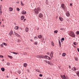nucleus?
<instances>
[{
  "label": "nucleus",
  "mask_w": 79,
  "mask_h": 79,
  "mask_svg": "<svg viewBox=\"0 0 79 79\" xmlns=\"http://www.w3.org/2000/svg\"><path fill=\"white\" fill-rule=\"evenodd\" d=\"M2 27H5V26L4 25H3L2 26Z\"/></svg>",
  "instance_id": "8fccbe9b"
},
{
  "label": "nucleus",
  "mask_w": 79,
  "mask_h": 79,
  "mask_svg": "<svg viewBox=\"0 0 79 79\" xmlns=\"http://www.w3.org/2000/svg\"><path fill=\"white\" fill-rule=\"evenodd\" d=\"M9 34L10 36H11V35L13 34V31H10L9 33Z\"/></svg>",
  "instance_id": "1a4fd4ad"
},
{
  "label": "nucleus",
  "mask_w": 79,
  "mask_h": 79,
  "mask_svg": "<svg viewBox=\"0 0 79 79\" xmlns=\"http://www.w3.org/2000/svg\"><path fill=\"white\" fill-rule=\"evenodd\" d=\"M2 44H3V45H5V46H6V45H7L5 43H3Z\"/></svg>",
  "instance_id": "c9c22d12"
},
{
  "label": "nucleus",
  "mask_w": 79,
  "mask_h": 79,
  "mask_svg": "<svg viewBox=\"0 0 79 79\" xmlns=\"http://www.w3.org/2000/svg\"><path fill=\"white\" fill-rule=\"evenodd\" d=\"M62 56H66V53H64L62 54Z\"/></svg>",
  "instance_id": "393cba45"
},
{
  "label": "nucleus",
  "mask_w": 79,
  "mask_h": 79,
  "mask_svg": "<svg viewBox=\"0 0 79 79\" xmlns=\"http://www.w3.org/2000/svg\"><path fill=\"white\" fill-rule=\"evenodd\" d=\"M74 76H76V75H74Z\"/></svg>",
  "instance_id": "680f3d73"
},
{
  "label": "nucleus",
  "mask_w": 79,
  "mask_h": 79,
  "mask_svg": "<svg viewBox=\"0 0 79 79\" xmlns=\"http://www.w3.org/2000/svg\"><path fill=\"white\" fill-rule=\"evenodd\" d=\"M59 19L61 21H63V19L61 17H59Z\"/></svg>",
  "instance_id": "6ab92c4d"
},
{
  "label": "nucleus",
  "mask_w": 79,
  "mask_h": 79,
  "mask_svg": "<svg viewBox=\"0 0 79 79\" xmlns=\"http://www.w3.org/2000/svg\"><path fill=\"white\" fill-rule=\"evenodd\" d=\"M29 29L28 28L26 27L25 29V31L27 32L28 31H29Z\"/></svg>",
  "instance_id": "2eb2a0df"
},
{
  "label": "nucleus",
  "mask_w": 79,
  "mask_h": 79,
  "mask_svg": "<svg viewBox=\"0 0 79 79\" xmlns=\"http://www.w3.org/2000/svg\"><path fill=\"white\" fill-rule=\"evenodd\" d=\"M69 35L70 36H71V37H75V34H74V33L72 31H70L69 32Z\"/></svg>",
  "instance_id": "f03ea898"
},
{
  "label": "nucleus",
  "mask_w": 79,
  "mask_h": 79,
  "mask_svg": "<svg viewBox=\"0 0 79 79\" xmlns=\"http://www.w3.org/2000/svg\"><path fill=\"white\" fill-rule=\"evenodd\" d=\"M21 42V41L19 39L18 40V42L19 43V42Z\"/></svg>",
  "instance_id": "e433bc0d"
},
{
  "label": "nucleus",
  "mask_w": 79,
  "mask_h": 79,
  "mask_svg": "<svg viewBox=\"0 0 79 79\" xmlns=\"http://www.w3.org/2000/svg\"><path fill=\"white\" fill-rule=\"evenodd\" d=\"M21 6H24V4L22 2H21Z\"/></svg>",
  "instance_id": "bb28decb"
},
{
  "label": "nucleus",
  "mask_w": 79,
  "mask_h": 79,
  "mask_svg": "<svg viewBox=\"0 0 79 79\" xmlns=\"http://www.w3.org/2000/svg\"><path fill=\"white\" fill-rule=\"evenodd\" d=\"M18 28H19L18 27L16 26L15 27V30H18Z\"/></svg>",
  "instance_id": "5701e85b"
},
{
  "label": "nucleus",
  "mask_w": 79,
  "mask_h": 79,
  "mask_svg": "<svg viewBox=\"0 0 79 79\" xmlns=\"http://www.w3.org/2000/svg\"><path fill=\"white\" fill-rule=\"evenodd\" d=\"M72 70L73 71H76V70H77V69L76 67H73L72 69Z\"/></svg>",
  "instance_id": "9d476101"
},
{
  "label": "nucleus",
  "mask_w": 79,
  "mask_h": 79,
  "mask_svg": "<svg viewBox=\"0 0 79 79\" xmlns=\"http://www.w3.org/2000/svg\"><path fill=\"white\" fill-rule=\"evenodd\" d=\"M16 3H19V1L17 2Z\"/></svg>",
  "instance_id": "09e8293b"
},
{
  "label": "nucleus",
  "mask_w": 79,
  "mask_h": 79,
  "mask_svg": "<svg viewBox=\"0 0 79 79\" xmlns=\"http://www.w3.org/2000/svg\"><path fill=\"white\" fill-rule=\"evenodd\" d=\"M70 6H72V4L70 3Z\"/></svg>",
  "instance_id": "5fc2aeb1"
},
{
  "label": "nucleus",
  "mask_w": 79,
  "mask_h": 79,
  "mask_svg": "<svg viewBox=\"0 0 79 79\" xmlns=\"http://www.w3.org/2000/svg\"><path fill=\"white\" fill-rule=\"evenodd\" d=\"M66 15L67 16H68V17H69V16H70V14H69V12L66 13Z\"/></svg>",
  "instance_id": "f8f14e48"
},
{
  "label": "nucleus",
  "mask_w": 79,
  "mask_h": 79,
  "mask_svg": "<svg viewBox=\"0 0 79 79\" xmlns=\"http://www.w3.org/2000/svg\"><path fill=\"white\" fill-rule=\"evenodd\" d=\"M42 76H43V75H42V74H40V77H42Z\"/></svg>",
  "instance_id": "37998d69"
},
{
  "label": "nucleus",
  "mask_w": 79,
  "mask_h": 79,
  "mask_svg": "<svg viewBox=\"0 0 79 79\" xmlns=\"http://www.w3.org/2000/svg\"><path fill=\"white\" fill-rule=\"evenodd\" d=\"M1 2H2L3 1V0H1Z\"/></svg>",
  "instance_id": "bf43d9fd"
},
{
  "label": "nucleus",
  "mask_w": 79,
  "mask_h": 79,
  "mask_svg": "<svg viewBox=\"0 0 79 79\" xmlns=\"http://www.w3.org/2000/svg\"><path fill=\"white\" fill-rule=\"evenodd\" d=\"M41 58H43V59H44V58L45 59H47L48 58V56H44L43 55H41Z\"/></svg>",
  "instance_id": "20e7f679"
},
{
  "label": "nucleus",
  "mask_w": 79,
  "mask_h": 79,
  "mask_svg": "<svg viewBox=\"0 0 79 79\" xmlns=\"http://www.w3.org/2000/svg\"><path fill=\"white\" fill-rule=\"evenodd\" d=\"M73 44L74 45H76V42H74L73 43Z\"/></svg>",
  "instance_id": "c03bdc74"
},
{
  "label": "nucleus",
  "mask_w": 79,
  "mask_h": 79,
  "mask_svg": "<svg viewBox=\"0 0 79 79\" xmlns=\"http://www.w3.org/2000/svg\"><path fill=\"white\" fill-rule=\"evenodd\" d=\"M30 41H31V42H33V40H31Z\"/></svg>",
  "instance_id": "864d4df0"
},
{
  "label": "nucleus",
  "mask_w": 79,
  "mask_h": 79,
  "mask_svg": "<svg viewBox=\"0 0 79 79\" xmlns=\"http://www.w3.org/2000/svg\"><path fill=\"white\" fill-rule=\"evenodd\" d=\"M59 45L60 46V47H61V42H60V40H59Z\"/></svg>",
  "instance_id": "412c9836"
},
{
  "label": "nucleus",
  "mask_w": 79,
  "mask_h": 79,
  "mask_svg": "<svg viewBox=\"0 0 79 79\" xmlns=\"http://www.w3.org/2000/svg\"><path fill=\"white\" fill-rule=\"evenodd\" d=\"M40 8L39 7H38L36 9H35V10H34V11L35 14H39V11H40Z\"/></svg>",
  "instance_id": "f257e3e1"
},
{
  "label": "nucleus",
  "mask_w": 79,
  "mask_h": 79,
  "mask_svg": "<svg viewBox=\"0 0 79 79\" xmlns=\"http://www.w3.org/2000/svg\"><path fill=\"white\" fill-rule=\"evenodd\" d=\"M3 43H2V44L0 46H1V47H2V48L3 47Z\"/></svg>",
  "instance_id": "4c0bfd02"
},
{
  "label": "nucleus",
  "mask_w": 79,
  "mask_h": 79,
  "mask_svg": "<svg viewBox=\"0 0 79 79\" xmlns=\"http://www.w3.org/2000/svg\"><path fill=\"white\" fill-rule=\"evenodd\" d=\"M60 30H61V31H63L64 28H60Z\"/></svg>",
  "instance_id": "49530a36"
},
{
  "label": "nucleus",
  "mask_w": 79,
  "mask_h": 79,
  "mask_svg": "<svg viewBox=\"0 0 79 79\" xmlns=\"http://www.w3.org/2000/svg\"><path fill=\"white\" fill-rule=\"evenodd\" d=\"M69 68L70 69V68H71V66L70 65L69 66Z\"/></svg>",
  "instance_id": "6e6d98bb"
},
{
  "label": "nucleus",
  "mask_w": 79,
  "mask_h": 79,
  "mask_svg": "<svg viewBox=\"0 0 79 79\" xmlns=\"http://www.w3.org/2000/svg\"><path fill=\"white\" fill-rule=\"evenodd\" d=\"M17 11H19V8H17Z\"/></svg>",
  "instance_id": "58836bf2"
},
{
  "label": "nucleus",
  "mask_w": 79,
  "mask_h": 79,
  "mask_svg": "<svg viewBox=\"0 0 79 79\" xmlns=\"http://www.w3.org/2000/svg\"><path fill=\"white\" fill-rule=\"evenodd\" d=\"M8 57H9V58H12V56H11L8 55Z\"/></svg>",
  "instance_id": "f704fd0d"
},
{
  "label": "nucleus",
  "mask_w": 79,
  "mask_h": 79,
  "mask_svg": "<svg viewBox=\"0 0 79 79\" xmlns=\"http://www.w3.org/2000/svg\"><path fill=\"white\" fill-rule=\"evenodd\" d=\"M24 18H25L24 16L23 15L22 16L21 18V20H23V19H24Z\"/></svg>",
  "instance_id": "dca6fc26"
},
{
  "label": "nucleus",
  "mask_w": 79,
  "mask_h": 79,
  "mask_svg": "<svg viewBox=\"0 0 79 79\" xmlns=\"http://www.w3.org/2000/svg\"><path fill=\"white\" fill-rule=\"evenodd\" d=\"M51 44L52 45V46H53V47L54 46V43H53V42H51Z\"/></svg>",
  "instance_id": "c85d7f7f"
},
{
  "label": "nucleus",
  "mask_w": 79,
  "mask_h": 79,
  "mask_svg": "<svg viewBox=\"0 0 79 79\" xmlns=\"http://www.w3.org/2000/svg\"><path fill=\"white\" fill-rule=\"evenodd\" d=\"M61 6L62 8L64 10H67V7H66V6H65V5L64 4H62L61 5Z\"/></svg>",
  "instance_id": "7ed1b4c3"
},
{
  "label": "nucleus",
  "mask_w": 79,
  "mask_h": 79,
  "mask_svg": "<svg viewBox=\"0 0 79 79\" xmlns=\"http://www.w3.org/2000/svg\"><path fill=\"white\" fill-rule=\"evenodd\" d=\"M37 58H41V55H38L36 56Z\"/></svg>",
  "instance_id": "f3484780"
},
{
  "label": "nucleus",
  "mask_w": 79,
  "mask_h": 79,
  "mask_svg": "<svg viewBox=\"0 0 79 79\" xmlns=\"http://www.w3.org/2000/svg\"><path fill=\"white\" fill-rule=\"evenodd\" d=\"M47 54L48 55H49V53L48 52V53H47Z\"/></svg>",
  "instance_id": "4d7b16f0"
},
{
  "label": "nucleus",
  "mask_w": 79,
  "mask_h": 79,
  "mask_svg": "<svg viewBox=\"0 0 79 79\" xmlns=\"http://www.w3.org/2000/svg\"><path fill=\"white\" fill-rule=\"evenodd\" d=\"M38 37L39 39H42V35H39Z\"/></svg>",
  "instance_id": "a211bd4d"
},
{
  "label": "nucleus",
  "mask_w": 79,
  "mask_h": 79,
  "mask_svg": "<svg viewBox=\"0 0 79 79\" xmlns=\"http://www.w3.org/2000/svg\"><path fill=\"white\" fill-rule=\"evenodd\" d=\"M77 50H78V52H79V48H77Z\"/></svg>",
  "instance_id": "3c124183"
},
{
  "label": "nucleus",
  "mask_w": 79,
  "mask_h": 79,
  "mask_svg": "<svg viewBox=\"0 0 79 79\" xmlns=\"http://www.w3.org/2000/svg\"><path fill=\"white\" fill-rule=\"evenodd\" d=\"M37 43H38V42H37V41L35 42L34 43V45H37Z\"/></svg>",
  "instance_id": "7c9ffc66"
},
{
  "label": "nucleus",
  "mask_w": 79,
  "mask_h": 79,
  "mask_svg": "<svg viewBox=\"0 0 79 79\" xmlns=\"http://www.w3.org/2000/svg\"><path fill=\"white\" fill-rule=\"evenodd\" d=\"M37 72H39V73H40V70H37V71H36Z\"/></svg>",
  "instance_id": "79ce46f5"
},
{
  "label": "nucleus",
  "mask_w": 79,
  "mask_h": 79,
  "mask_svg": "<svg viewBox=\"0 0 79 79\" xmlns=\"http://www.w3.org/2000/svg\"><path fill=\"white\" fill-rule=\"evenodd\" d=\"M39 17L40 18H42L43 17V15H42V14L41 13H40L39 15Z\"/></svg>",
  "instance_id": "0eeeda50"
},
{
  "label": "nucleus",
  "mask_w": 79,
  "mask_h": 79,
  "mask_svg": "<svg viewBox=\"0 0 79 79\" xmlns=\"http://www.w3.org/2000/svg\"><path fill=\"white\" fill-rule=\"evenodd\" d=\"M53 52H51L50 54L51 56H52V57L53 56Z\"/></svg>",
  "instance_id": "aec40b11"
},
{
  "label": "nucleus",
  "mask_w": 79,
  "mask_h": 79,
  "mask_svg": "<svg viewBox=\"0 0 79 79\" xmlns=\"http://www.w3.org/2000/svg\"><path fill=\"white\" fill-rule=\"evenodd\" d=\"M76 74L78 76V77H79V72H77L76 73Z\"/></svg>",
  "instance_id": "a878e982"
},
{
  "label": "nucleus",
  "mask_w": 79,
  "mask_h": 79,
  "mask_svg": "<svg viewBox=\"0 0 79 79\" xmlns=\"http://www.w3.org/2000/svg\"><path fill=\"white\" fill-rule=\"evenodd\" d=\"M75 59L76 60V61H78V59L76 57H75Z\"/></svg>",
  "instance_id": "c756f323"
},
{
  "label": "nucleus",
  "mask_w": 79,
  "mask_h": 79,
  "mask_svg": "<svg viewBox=\"0 0 79 79\" xmlns=\"http://www.w3.org/2000/svg\"><path fill=\"white\" fill-rule=\"evenodd\" d=\"M2 6H1V7H0V15H2Z\"/></svg>",
  "instance_id": "9b49d317"
},
{
  "label": "nucleus",
  "mask_w": 79,
  "mask_h": 79,
  "mask_svg": "<svg viewBox=\"0 0 79 79\" xmlns=\"http://www.w3.org/2000/svg\"><path fill=\"white\" fill-rule=\"evenodd\" d=\"M76 34H77V35H79V31H77L76 32Z\"/></svg>",
  "instance_id": "72a5a7b5"
},
{
  "label": "nucleus",
  "mask_w": 79,
  "mask_h": 79,
  "mask_svg": "<svg viewBox=\"0 0 79 79\" xmlns=\"http://www.w3.org/2000/svg\"><path fill=\"white\" fill-rule=\"evenodd\" d=\"M61 42H63V41H62V40H61Z\"/></svg>",
  "instance_id": "052dcab7"
},
{
  "label": "nucleus",
  "mask_w": 79,
  "mask_h": 79,
  "mask_svg": "<svg viewBox=\"0 0 79 79\" xmlns=\"http://www.w3.org/2000/svg\"><path fill=\"white\" fill-rule=\"evenodd\" d=\"M26 19H25L24 20L23 22H24V21H26Z\"/></svg>",
  "instance_id": "603ef678"
},
{
  "label": "nucleus",
  "mask_w": 79,
  "mask_h": 79,
  "mask_svg": "<svg viewBox=\"0 0 79 79\" xmlns=\"http://www.w3.org/2000/svg\"><path fill=\"white\" fill-rule=\"evenodd\" d=\"M60 77H61V78H62V79H67L66 77L65 76H64V75H61L60 76Z\"/></svg>",
  "instance_id": "423d86ee"
},
{
  "label": "nucleus",
  "mask_w": 79,
  "mask_h": 79,
  "mask_svg": "<svg viewBox=\"0 0 79 79\" xmlns=\"http://www.w3.org/2000/svg\"><path fill=\"white\" fill-rule=\"evenodd\" d=\"M0 57H1V58H3V56L0 55Z\"/></svg>",
  "instance_id": "a19ab883"
},
{
  "label": "nucleus",
  "mask_w": 79,
  "mask_h": 79,
  "mask_svg": "<svg viewBox=\"0 0 79 79\" xmlns=\"http://www.w3.org/2000/svg\"><path fill=\"white\" fill-rule=\"evenodd\" d=\"M64 40V38H62V39L61 40Z\"/></svg>",
  "instance_id": "a18cd8bd"
},
{
  "label": "nucleus",
  "mask_w": 79,
  "mask_h": 79,
  "mask_svg": "<svg viewBox=\"0 0 79 79\" xmlns=\"http://www.w3.org/2000/svg\"><path fill=\"white\" fill-rule=\"evenodd\" d=\"M27 66V63H25L24 64L23 66H24V67H26V66Z\"/></svg>",
  "instance_id": "4be33fe9"
},
{
  "label": "nucleus",
  "mask_w": 79,
  "mask_h": 79,
  "mask_svg": "<svg viewBox=\"0 0 79 79\" xmlns=\"http://www.w3.org/2000/svg\"><path fill=\"white\" fill-rule=\"evenodd\" d=\"M6 64L8 66H9V65H10V63H7Z\"/></svg>",
  "instance_id": "ea45409f"
},
{
  "label": "nucleus",
  "mask_w": 79,
  "mask_h": 79,
  "mask_svg": "<svg viewBox=\"0 0 79 79\" xmlns=\"http://www.w3.org/2000/svg\"><path fill=\"white\" fill-rule=\"evenodd\" d=\"M46 63H48L49 64H50V65H53V64L52 63H51V61H48L47 60H44Z\"/></svg>",
  "instance_id": "39448f33"
},
{
  "label": "nucleus",
  "mask_w": 79,
  "mask_h": 79,
  "mask_svg": "<svg viewBox=\"0 0 79 79\" xmlns=\"http://www.w3.org/2000/svg\"><path fill=\"white\" fill-rule=\"evenodd\" d=\"M1 70L2 71H5V68H1Z\"/></svg>",
  "instance_id": "b1692460"
},
{
  "label": "nucleus",
  "mask_w": 79,
  "mask_h": 79,
  "mask_svg": "<svg viewBox=\"0 0 79 79\" xmlns=\"http://www.w3.org/2000/svg\"><path fill=\"white\" fill-rule=\"evenodd\" d=\"M13 10V8L12 7H10L9 8V11H12Z\"/></svg>",
  "instance_id": "4468645a"
},
{
  "label": "nucleus",
  "mask_w": 79,
  "mask_h": 79,
  "mask_svg": "<svg viewBox=\"0 0 79 79\" xmlns=\"http://www.w3.org/2000/svg\"><path fill=\"white\" fill-rule=\"evenodd\" d=\"M16 35V36H17V37H21V36H20V35H19L18 34V33L15 32H14Z\"/></svg>",
  "instance_id": "ddd939ff"
},
{
  "label": "nucleus",
  "mask_w": 79,
  "mask_h": 79,
  "mask_svg": "<svg viewBox=\"0 0 79 79\" xmlns=\"http://www.w3.org/2000/svg\"><path fill=\"white\" fill-rule=\"evenodd\" d=\"M54 33H55V34H57V33H58V31L57 30H56L55 31H54Z\"/></svg>",
  "instance_id": "cd10ccee"
},
{
  "label": "nucleus",
  "mask_w": 79,
  "mask_h": 79,
  "mask_svg": "<svg viewBox=\"0 0 79 79\" xmlns=\"http://www.w3.org/2000/svg\"><path fill=\"white\" fill-rule=\"evenodd\" d=\"M16 79H18V78H16Z\"/></svg>",
  "instance_id": "e2e57ef3"
},
{
  "label": "nucleus",
  "mask_w": 79,
  "mask_h": 79,
  "mask_svg": "<svg viewBox=\"0 0 79 79\" xmlns=\"http://www.w3.org/2000/svg\"><path fill=\"white\" fill-rule=\"evenodd\" d=\"M48 58V60H50V58L48 56V58Z\"/></svg>",
  "instance_id": "de8ad7c7"
},
{
  "label": "nucleus",
  "mask_w": 79,
  "mask_h": 79,
  "mask_svg": "<svg viewBox=\"0 0 79 79\" xmlns=\"http://www.w3.org/2000/svg\"><path fill=\"white\" fill-rule=\"evenodd\" d=\"M21 13L22 15H26V11L24 10L22 11L21 12Z\"/></svg>",
  "instance_id": "6e6552de"
},
{
  "label": "nucleus",
  "mask_w": 79,
  "mask_h": 79,
  "mask_svg": "<svg viewBox=\"0 0 79 79\" xmlns=\"http://www.w3.org/2000/svg\"><path fill=\"white\" fill-rule=\"evenodd\" d=\"M1 23H2V22H0V24H1Z\"/></svg>",
  "instance_id": "13d9d810"
},
{
  "label": "nucleus",
  "mask_w": 79,
  "mask_h": 79,
  "mask_svg": "<svg viewBox=\"0 0 79 79\" xmlns=\"http://www.w3.org/2000/svg\"><path fill=\"white\" fill-rule=\"evenodd\" d=\"M12 53H13L14 54H15V55H18V53L15 52H12Z\"/></svg>",
  "instance_id": "473e14b6"
},
{
  "label": "nucleus",
  "mask_w": 79,
  "mask_h": 79,
  "mask_svg": "<svg viewBox=\"0 0 79 79\" xmlns=\"http://www.w3.org/2000/svg\"><path fill=\"white\" fill-rule=\"evenodd\" d=\"M37 39H38V38H37V36H35L34 37V39L35 40H37Z\"/></svg>",
  "instance_id": "2f4dec72"
}]
</instances>
